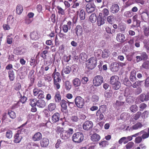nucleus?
<instances>
[{
	"label": "nucleus",
	"instance_id": "7c9ffc66",
	"mask_svg": "<svg viewBox=\"0 0 149 149\" xmlns=\"http://www.w3.org/2000/svg\"><path fill=\"white\" fill-rule=\"evenodd\" d=\"M72 82L74 86L76 87L79 86L81 84V81L78 78H75L74 79Z\"/></svg>",
	"mask_w": 149,
	"mask_h": 149
},
{
	"label": "nucleus",
	"instance_id": "c85d7f7f",
	"mask_svg": "<svg viewBox=\"0 0 149 149\" xmlns=\"http://www.w3.org/2000/svg\"><path fill=\"white\" fill-rule=\"evenodd\" d=\"M141 18L142 19L146 22V21L149 18V14L148 13L143 12L141 14Z\"/></svg>",
	"mask_w": 149,
	"mask_h": 149
},
{
	"label": "nucleus",
	"instance_id": "7ed1b4c3",
	"mask_svg": "<svg viewBox=\"0 0 149 149\" xmlns=\"http://www.w3.org/2000/svg\"><path fill=\"white\" fill-rule=\"evenodd\" d=\"M52 76L53 79L54 87H56L57 89H59L60 88V83L62 79L60 74L52 75Z\"/></svg>",
	"mask_w": 149,
	"mask_h": 149
},
{
	"label": "nucleus",
	"instance_id": "f3484780",
	"mask_svg": "<svg viewBox=\"0 0 149 149\" xmlns=\"http://www.w3.org/2000/svg\"><path fill=\"white\" fill-rule=\"evenodd\" d=\"M30 37L31 39L33 40H36L39 38L40 35L38 31H34L31 33Z\"/></svg>",
	"mask_w": 149,
	"mask_h": 149
},
{
	"label": "nucleus",
	"instance_id": "69168bd1",
	"mask_svg": "<svg viewBox=\"0 0 149 149\" xmlns=\"http://www.w3.org/2000/svg\"><path fill=\"white\" fill-rule=\"evenodd\" d=\"M6 136L8 139H10L12 136V132L10 130H8L6 133Z\"/></svg>",
	"mask_w": 149,
	"mask_h": 149
},
{
	"label": "nucleus",
	"instance_id": "393cba45",
	"mask_svg": "<svg viewBox=\"0 0 149 149\" xmlns=\"http://www.w3.org/2000/svg\"><path fill=\"white\" fill-rule=\"evenodd\" d=\"M60 118V114L58 112L54 113L52 117V120L53 121H59ZM60 119L61 120H62L61 118H60Z\"/></svg>",
	"mask_w": 149,
	"mask_h": 149
},
{
	"label": "nucleus",
	"instance_id": "f257e3e1",
	"mask_svg": "<svg viewBox=\"0 0 149 149\" xmlns=\"http://www.w3.org/2000/svg\"><path fill=\"white\" fill-rule=\"evenodd\" d=\"M62 26V30L64 33H67L70 30L72 25V22L69 20H67L65 17L63 20L61 21L60 26Z\"/></svg>",
	"mask_w": 149,
	"mask_h": 149
},
{
	"label": "nucleus",
	"instance_id": "a211bd4d",
	"mask_svg": "<svg viewBox=\"0 0 149 149\" xmlns=\"http://www.w3.org/2000/svg\"><path fill=\"white\" fill-rule=\"evenodd\" d=\"M125 37L124 35L122 33H119L117 35L116 40L118 42L123 43L125 41Z\"/></svg>",
	"mask_w": 149,
	"mask_h": 149
},
{
	"label": "nucleus",
	"instance_id": "f704fd0d",
	"mask_svg": "<svg viewBox=\"0 0 149 149\" xmlns=\"http://www.w3.org/2000/svg\"><path fill=\"white\" fill-rule=\"evenodd\" d=\"M89 19L92 23L95 22L97 20V16L96 14L94 13L92 14L90 16Z\"/></svg>",
	"mask_w": 149,
	"mask_h": 149
},
{
	"label": "nucleus",
	"instance_id": "4468645a",
	"mask_svg": "<svg viewBox=\"0 0 149 149\" xmlns=\"http://www.w3.org/2000/svg\"><path fill=\"white\" fill-rule=\"evenodd\" d=\"M97 53H99L100 54H102L103 53L102 55V57L103 58H107L110 55V51H109L107 49H104V52H103L100 49H98L97 50Z\"/></svg>",
	"mask_w": 149,
	"mask_h": 149
},
{
	"label": "nucleus",
	"instance_id": "c9c22d12",
	"mask_svg": "<svg viewBox=\"0 0 149 149\" xmlns=\"http://www.w3.org/2000/svg\"><path fill=\"white\" fill-rule=\"evenodd\" d=\"M120 118L123 120L125 121L128 120L130 117L128 114L125 113H123L120 115Z\"/></svg>",
	"mask_w": 149,
	"mask_h": 149
},
{
	"label": "nucleus",
	"instance_id": "c03bdc74",
	"mask_svg": "<svg viewBox=\"0 0 149 149\" xmlns=\"http://www.w3.org/2000/svg\"><path fill=\"white\" fill-rule=\"evenodd\" d=\"M57 8L58 10V13L59 15L60 14L62 15H65V12L64 10L62 8L59 6H58L57 7Z\"/></svg>",
	"mask_w": 149,
	"mask_h": 149
},
{
	"label": "nucleus",
	"instance_id": "cd10ccee",
	"mask_svg": "<svg viewBox=\"0 0 149 149\" xmlns=\"http://www.w3.org/2000/svg\"><path fill=\"white\" fill-rule=\"evenodd\" d=\"M60 136L61 138L64 140H67L70 137V134L66 131L63 132L61 134H60Z\"/></svg>",
	"mask_w": 149,
	"mask_h": 149
},
{
	"label": "nucleus",
	"instance_id": "473e14b6",
	"mask_svg": "<svg viewBox=\"0 0 149 149\" xmlns=\"http://www.w3.org/2000/svg\"><path fill=\"white\" fill-rule=\"evenodd\" d=\"M105 23L104 19L102 17H98L97 23L98 26H100Z\"/></svg>",
	"mask_w": 149,
	"mask_h": 149
},
{
	"label": "nucleus",
	"instance_id": "13d9d810",
	"mask_svg": "<svg viewBox=\"0 0 149 149\" xmlns=\"http://www.w3.org/2000/svg\"><path fill=\"white\" fill-rule=\"evenodd\" d=\"M102 12L104 17L107 16L109 15V10L106 8H104Z\"/></svg>",
	"mask_w": 149,
	"mask_h": 149
},
{
	"label": "nucleus",
	"instance_id": "bf43d9fd",
	"mask_svg": "<svg viewBox=\"0 0 149 149\" xmlns=\"http://www.w3.org/2000/svg\"><path fill=\"white\" fill-rule=\"evenodd\" d=\"M108 145V142L106 141H102L99 143V145L101 147H105Z\"/></svg>",
	"mask_w": 149,
	"mask_h": 149
},
{
	"label": "nucleus",
	"instance_id": "f03ea898",
	"mask_svg": "<svg viewBox=\"0 0 149 149\" xmlns=\"http://www.w3.org/2000/svg\"><path fill=\"white\" fill-rule=\"evenodd\" d=\"M119 79V77L117 75L112 76L110 79L109 83L115 90H118L120 87L121 84Z\"/></svg>",
	"mask_w": 149,
	"mask_h": 149
},
{
	"label": "nucleus",
	"instance_id": "774afa93",
	"mask_svg": "<svg viewBox=\"0 0 149 149\" xmlns=\"http://www.w3.org/2000/svg\"><path fill=\"white\" fill-rule=\"evenodd\" d=\"M141 97H145L143 101V100L148 101L149 100V92L146 95H141Z\"/></svg>",
	"mask_w": 149,
	"mask_h": 149
},
{
	"label": "nucleus",
	"instance_id": "423d86ee",
	"mask_svg": "<svg viewBox=\"0 0 149 149\" xmlns=\"http://www.w3.org/2000/svg\"><path fill=\"white\" fill-rule=\"evenodd\" d=\"M103 81V78L101 75H98L95 76L93 79V85L96 87L100 86Z\"/></svg>",
	"mask_w": 149,
	"mask_h": 149
},
{
	"label": "nucleus",
	"instance_id": "4d7b16f0",
	"mask_svg": "<svg viewBox=\"0 0 149 149\" xmlns=\"http://www.w3.org/2000/svg\"><path fill=\"white\" fill-rule=\"evenodd\" d=\"M44 93V92L42 90H40L38 95V98L39 99L44 98L45 97Z\"/></svg>",
	"mask_w": 149,
	"mask_h": 149
},
{
	"label": "nucleus",
	"instance_id": "bb28decb",
	"mask_svg": "<svg viewBox=\"0 0 149 149\" xmlns=\"http://www.w3.org/2000/svg\"><path fill=\"white\" fill-rule=\"evenodd\" d=\"M143 125L142 124L138 122L131 127V128L134 130H137L141 128L143 126Z\"/></svg>",
	"mask_w": 149,
	"mask_h": 149
},
{
	"label": "nucleus",
	"instance_id": "680f3d73",
	"mask_svg": "<svg viewBox=\"0 0 149 149\" xmlns=\"http://www.w3.org/2000/svg\"><path fill=\"white\" fill-rule=\"evenodd\" d=\"M124 16L126 17H130L132 16V13L130 11L125 12L124 14Z\"/></svg>",
	"mask_w": 149,
	"mask_h": 149
},
{
	"label": "nucleus",
	"instance_id": "37998d69",
	"mask_svg": "<svg viewBox=\"0 0 149 149\" xmlns=\"http://www.w3.org/2000/svg\"><path fill=\"white\" fill-rule=\"evenodd\" d=\"M140 22L139 20H137L136 21L133 22V24H132L131 26L132 28H137L140 26Z\"/></svg>",
	"mask_w": 149,
	"mask_h": 149
},
{
	"label": "nucleus",
	"instance_id": "4c0bfd02",
	"mask_svg": "<svg viewBox=\"0 0 149 149\" xmlns=\"http://www.w3.org/2000/svg\"><path fill=\"white\" fill-rule=\"evenodd\" d=\"M23 11V7L20 5H18L16 7V13L19 15L20 14L22 13Z\"/></svg>",
	"mask_w": 149,
	"mask_h": 149
},
{
	"label": "nucleus",
	"instance_id": "20e7f679",
	"mask_svg": "<svg viewBox=\"0 0 149 149\" xmlns=\"http://www.w3.org/2000/svg\"><path fill=\"white\" fill-rule=\"evenodd\" d=\"M84 136L82 133L78 132L74 133L72 137L73 141L77 143H79L83 141Z\"/></svg>",
	"mask_w": 149,
	"mask_h": 149
},
{
	"label": "nucleus",
	"instance_id": "ddd939ff",
	"mask_svg": "<svg viewBox=\"0 0 149 149\" xmlns=\"http://www.w3.org/2000/svg\"><path fill=\"white\" fill-rule=\"evenodd\" d=\"M111 70L113 72L118 71L119 69L118 64L114 62L111 64L110 66Z\"/></svg>",
	"mask_w": 149,
	"mask_h": 149
},
{
	"label": "nucleus",
	"instance_id": "2eb2a0df",
	"mask_svg": "<svg viewBox=\"0 0 149 149\" xmlns=\"http://www.w3.org/2000/svg\"><path fill=\"white\" fill-rule=\"evenodd\" d=\"M93 125L92 122H85L83 125V127L84 130H88L91 128Z\"/></svg>",
	"mask_w": 149,
	"mask_h": 149
},
{
	"label": "nucleus",
	"instance_id": "4be33fe9",
	"mask_svg": "<svg viewBox=\"0 0 149 149\" xmlns=\"http://www.w3.org/2000/svg\"><path fill=\"white\" fill-rule=\"evenodd\" d=\"M49 143V139L46 138H43L40 141V145L42 147H46L48 145Z\"/></svg>",
	"mask_w": 149,
	"mask_h": 149
},
{
	"label": "nucleus",
	"instance_id": "dca6fc26",
	"mask_svg": "<svg viewBox=\"0 0 149 149\" xmlns=\"http://www.w3.org/2000/svg\"><path fill=\"white\" fill-rule=\"evenodd\" d=\"M101 139L100 136L96 133H93L91 136V140L93 142H97Z\"/></svg>",
	"mask_w": 149,
	"mask_h": 149
},
{
	"label": "nucleus",
	"instance_id": "58836bf2",
	"mask_svg": "<svg viewBox=\"0 0 149 149\" xmlns=\"http://www.w3.org/2000/svg\"><path fill=\"white\" fill-rule=\"evenodd\" d=\"M37 101L36 99H30L29 104L32 107H35L37 105Z\"/></svg>",
	"mask_w": 149,
	"mask_h": 149
},
{
	"label": "nucleus",
	"instance_id": "a19ab883",
	"mask_svg": "<svg viewBox=\"0 0 149 149\" xmlns=\"http://www.w3.org/2000/svg\"><path fill=\"white\" fill-rule=\"evenodd\" d=\"M13 15H9L8 17L7 22L8 24H12L13 23Z\"/></svg>",
	"mask_w": 149,
	"mask_h": 149
},
{
	"label": "nucleus",
	"instance_id": "338daca9",
	"mask_svg": "<svg viewBox=\"0 0 149 149\" xmlns=\"http://www.w3.org/2000/svg\"><path fill=\"white\" fill-rule=\"evenodd\" d=\"M141 114V112L138 111L134 116L133 118L135 120H136L140 117Z\"/></svg>",
	"mask_w": 149,
	"mask_h": 149
},
{
	"label": "nucleus",
	"instance_id": "a18cd8bd",
	"mask_svg": "<svg viewBox=\"0 0 149 149\" xmlns=\"http://www.w3.org/2000/svg\"><path fill=\"white\" fill-rule=\"evenodd\" d=\"M56 131L58 134H59L60 133L61 134L64 132V129L63 127H61L59 126H57L56 128Z\"/></svg>",
	"mask_w": 149,
	"mask_h": 149
},
{
	"label": "nucleus",
	"instance_id": "5701e85b",
	"mask_svg": "<svg viewBox=\"0 0 149 149\" xmlns=\"http://www.w3.org/2000/svg\"><path fill=\"white\" fill-rule=\"evenodd\" d=\"M15 54L17 55H21L25 53V50L24 49L21 48H17L14 51Z\"/></svg>",
	"mask_w": 149,
	"mask_h": 149
},
{
	"label": "nucleus",
	"instance_id": "f8f14e48",
	"mask_svg": "<svg viewBox=\"0 0 149 149\" xmlns=\"http://www.w3.org/2000/svg\"><path fill=\"white\" fill-rule=\"evenodd\" d=\"M60 104L61 107V111L63 113L66 112L67 110L68 102L63 99L61 101Z\"/></svg>",
	"mask_w": 149,
	"mask_h": 149
},
{
	"label": "nucleus",
	"instance_id": "3c124183",
	"mask_svg": "<svg viewBox=\"0 0 149 149\" xmlns=\"http://www.w3.org/2000/svg\"><path fill=\"white\" fill-rule=\"evenodd\" d=\"M71 70L70 67L69 66H66L65 68H63V71L65 74H68L70 73Z\"/></svg>",
	"mask_w": 149,
	"mask_h": 149
},
{
	"label": "nucleus",
	"instance_id": "2f4dec72",
	"mask_svg": "<svg viewBox=\"0 0 149 149\" xmlns=\"http://www.w3.org/2000/svg\"><path fill=\"white\" fill-rule=\"evenodd\" d=\"M141 134L142 136H139L135 138V142L136 143H139L142 141V139H146L144 136L143 133V134Z\"/></svg>",
	"mask_w": 149,
	"mask_h": 149
},
{
	"label": "nucleus",
	"instance_id": "ea45409f",
	"mask_svg": "<svg viewBox=\"0 0 149 149\" xmlns=\"http://www.w3.org/2000/svg\"><path fill=\"white\" fill-rule=\"evenodd\" d=\"M123 84L127 86L131 87L132 86V84L127 78H125L124 79Z\"/></svg>",
	"mask_w": 149,
	"mask_h": 149
},
{
	"label": "nucleus",
	"instance_id": "a878e982",
	"mask_svg": "<svg viewBox=\"0 0 149 149\" xmlns=\"http://www.w3.org/2000/svg\"><path fill=\"white\" fill-rule=\"evenodd\" d=\"M17 94H19V98L20 99L18 102H20L22 104L25 103L27 100V98L24 95L22 96L19 91L17 92Z\"/></svg>",
	"mask_w": 149,
	"mask_h": 149
},
{
	"label": "nucleus",
	"instance_id": "9b49d317",
	"mask_svg": "<svg viewBox=\"0 0 149 149\" xmlns=\"http://www.w3.org/2000/svg\"><path fill=\"white\" fill-rule=\"evenodd\" d=\"M74 31L77 37L82 35L83 31L82 26L80 25H77L74 29Z\"/></svg>",
	"mask_w": 149,
	"mask_h": 149
},
{
	"label": "nucleus",
	"instance_id": "5fc2aeb1",
	"mask_svg": "<svg viewBox=\"0 0 149 149\" xmlns=\"http://www.w3.org/2000/svg\"><path fill=\"white\" fill-rule=\"evenodd\" d=\"M22 87L21 84L19 83L16 84L14 86V89L17 91L20 90Z\"/></svg>",
	"mask_w": 149,
	"mask_h": 149
},
{
	"label": "nucleus",
	"instance_id": "8fccbe9b",
	"mask_svg": "<svg viewBox=\"0 0 149 149\" xmlns=\"http://www.w3.org/2000/svg\"><path fill=\"white\" fill-rule=\"evenodd\" d=\"M142 82V81L138 80L135 82L133 84H132V86L134 88H136L137 87L140 86L141 85V83Z\"/></svg>",
	"mask_w": 149,
	"mask_h": 149
},
{
	"label": "nucleus",
	"instance_id": "603ef678",
	"mask_svg": "<svg viewBox=\"0 0 149 149\" xmlns=\"http://www.w3.org/2000/svg\"><path fill=\"white\" fill-rule=\"evenodd\" d=\"M124 103L123 102H120L117 100L114 105L116 107H119L123 106L124 104Z\"/></svg>",
	"mask_w": 149,
	"mask_h": 149
},
{
	"label": "nucleus",
	"instance_id": "0eeeda50",
	"mask_svg": "<svg viewBox=\"0 0 149 149\" xmlns=\"http://www.w3.org/2000/svg\"><path fill=\"white\" fill-rule=\"evenodd\" d=\"M25 132V129L22 128L18 130L17 133L14 136V142L15 143H19L21 141L22 137L20 135V134H23Z\"/></svg>",
	"mask_w": 149,
	"mask_h": 149
},
{
	"label": "nucleus",
	"instance_id": "9d476101",
	"mask_svg": "<svg viewBox=\"0 0 149 149\" xmlns=\"http://www.w3.org/2000/svg\"><path fill=\"white\" fill-rule=\"evenodd\" d=\"M140 54V56H137L136 57L137 62H139L142 60H146L148 59V56L145 52H142Z\"/></svg>",
	"mask_w": 149,
	"mask_h": 149
},
{
	"label": "nucleus",
	"instance_id": "e433bc0d",
	"mask_svg": "<svg viewBox=\"0 0 149 149\" xmlns=\"http://www.w3.org/2000/svg\"><path fill=\"white\" fill-rule=\"evenodd\" d=\"M86 14L84 10H81L79 13V17L81 20H83L85 19Z\"/></svg>",
	"mask_w": 149,
	"mask_h": 149
},
{
	"label": "nucleus",
	"instance_id": "864d4df0",
	"mask_svg": "<svg viewBox=\"0 0 149 149\" xmlns=\"http://www.w3.org/2000/svg\"><path fill=\"white\" fill-rule=\"evenodd\" d=\"M8 114L12 119H14L16 117L15 113L13 111H10L8 112Z\"/></svg>",
	"mask_w": 149,
	"mask_h": 149
},
{
	"label": "nucleus",
	"instance_id": "0e129e2a",
	"mask_svg": "<svg viewBox=\"0 0 149 149\" xmlns=\"http://www.w3.org/2000/svg\"><path fill=\"white\" fill-rule=\"evenodd\" d=\"M106 109V106L105 105H103L100 106L99 109L102 111V113H103L105 112Z\"/></svg>",
	"mask_w": 149,
	"mask_h": 149
},
{
	"label": "nucleus",
	"instance_id": "79ce46f5",
	"mask_svg": "<svg viewBox=\"0 0 149 149\" xmlns=\"http://www.w3.org/2000/svg\"><path fill=\"white\" fill-rule=\"evenodd\" d=\"M65 86L66 89L68 91L70 90L72 87L71 83L68 81H65Z\"/></svg>",
	"mask_w": 149,
	"mask_h": 149
},
{
	"label": "nucleus",
	"instance_id": "1a4fd4ad",
	"mask_svg": "<svg viewBox=\"0 0 149 149\" xmlns=\"http://www.w3.org/2000/svg\"><path fill=\"white\" fill-rule=\"evenodd\" d=\"M96 6L93 3H88L86 4V9L89 13H91L95 11Z\"/></svg>",
	"mask_w": 149,
	"mask_h": 149
},
{
	"label": "nucleus",
	"instance_id": "052dcab7",
	"mask_svg": "<svg viewBox=\"0 0 149 149\" xmlns=\"http://www.w3.org/2000/svg\"><path fill=\"white\" fill-rule=\"evenodd\" d=\"M143 132L144 134V136L145 138H148L149 137V127L147 128V132L146 131V129L143 130Z\"/></svg>",
	"mask_w": 149,
	"mask_h": 149
},
{
	"label": "nucleus",
	"instance_id": "6e6552de",
	"mask_svg": "<svg viewBox=\"0 0 149 149\" xmlns=\"http://www.w3.org/2000/svg\"><path fill=\"white\" fill-rule=\"evenodd\" d=\"M74 102L77 107L79 108H82L84 106V100L80 96L77 97L74 99Z\"/></svg>",
	"mask_w": 149,
	"mask_h": 149
},
{
	"label": "nucleus",
	"instance_id": "6ab92c4d",
	"mask_svg": "<svg viewBox=\"0 0 149 149\" xmlns=\"http://www.w3.org/2000/svg\"><path fill=\"white\" fill-rule=\"evenodd\" d=\"M42 137V135L40 132L36 133L32 136V139L34 141H40Z\"/></svg>",
	"mask_w": 149,
	"mask_h": 149
},
{
	"label": "nucleus",
	"instance_id": "39448f33",
	"mask_svg": "<svg viewBox=\"0 0 149 149\" xmlns=\"http://www.w3.org/2000/svg\"><path fill=\"white\" fill-rule=\"evenodd\" d=\"M97 60L94 57H91L87 61L86 67L89 69L92 70L95 68L97 65Z\"/></svg>",
	"mask_w": 149,
	"mask_h": 149
},
{
	"label": "nucleus",
	"instance_id": "09e8293b",
	"mask_svg": "<svg viewBox=\"0 0 149 149\" xmlns=\"http://www.w3.org/2000/svg\"><path fill=\"white\" fill-rule=\"evenodd\" d=\"M44 79L45 81L48 82L51 81L52 80V78L49 74H46L44 75Z\"/></svg>",
	"mask_w": 149,
	"mask_h": 149
},
{
	"label": "nucleus",
	"instance_id": "b1692460",
	"mask_svg": "<svg viewBox=\"0 0 149 149\" xmlns=\"http://www.w3.org/2000/svg\"><path fill=\"white\" fill-rule=\"evenodd\" d=\"M54 98L55 101L56 103H59L61 101V95L59 91H57L55 93Z\"/></svg>",
	"mask_w": 149,
	"mask_h": 149
},
{
	"label": "nucleus",
	"instance_id": "49530a36",
	"mask_svg": "<svg viewBox=\"0 0 149 149\" xmlns=\"http://www.w3.org/2000/svg\"><path fill=\"white\" fill-rule=\"evenodd\" d=\"M131 111L134 113L136 112L138 110V107L136 105H132L130 108Z\"/></svg>",
	"mask_w": 149,
	"mask_h": 149
},
{
	"label": "nucleus",
	"instance_id": "e2e57ef3",
	"mask_svg": "<svg viewBox=\"0 0 149 149\" xmlns=\"http://www.w3.org/2000/svg\"><path fill=\"white\" fill-rule=\"evenodd\" d=\"M48 53L47 50L43 51L40 54V56L43 59H45L46 58V54Z\"/></svg>",
	"mask_w": 149,
	"mask_h": 149
},
{
	"label": "nucleus",
	"instance_id": "de8ad7c7",
	"mask_svg": "<svg viewBox=\"0 0 149 149\" xmlns=\"http://www.w3.org/2000/svg\"><path fill=\"white\" fill-rule=\"evenodd\" d=\"M114 20V18L113 15H111L107 17V21L109 24H112L113 23Z\"/></svg>",
	"mask_w": 149,
	"mask_h": 149
},
{
	"label": "nucleus",
	"instance_id": "72a5a7b5",
	"mask_svg": "<svg viewBox=\"0 0 149 149\" xmlns=\"http://www.w3.org/2000/svg\"><path fill=\"white\" fill-rule=\"evenodd\" d=\"M56 107L55 104L50 103L48 106V109L50 111H52L55 109Z\"/></svg>",
	"mask_w": 149,
	"mask_h": 149
},
{
	"label": "nucleus",
	"instance_id": "aec40b11",
	"mask_svg": "<svg viewBox=\"0 0 149 149\" xmlns=\"http://www.w3.org/2000/svg\"><path fill=\"white\" fill-rule=\"evenodd\" d=\"M46 105L45 101L42 99H39L38 100L37 106L40 108H43L45 107Z\"/></svg>",
	"mask_w": 149,
	"mask_h": 149
},
{
	"label": "nucleus",
	"instance_id": "412c9836",
	"mask_svg": "<svg viewBox=\"0 0 149 149\" xmlns=\"http://www.w3.org/2000/svg\"><path fill=\"white\" fill-rule=\"evenodd\" d=\"M111 11L113 13H116L118 12L119 10V7L118 5L114 4L112 5L111 8Z\"/></svg>",
	"mask_w": 149,
	"mask_h": 149
},
{
	"label": "nucleus",
	"instance_id": "6e6d98bb",
	"mask_svg": "<svg viewBox=\"0 0 149 149\" xmlns=\"http://www.w3.org/2000/svg\"><path fill=\"white\" fill-rule=\"evenodd\" d=\"M142 68L146 69H148L149 67V61H146L144 62L141 66Z\"/></svg>",
	"mask_w": 149,
	"mask_h": 149
},
{
	"label": "nucleus",
	"instance_id": "c756f323",
	"mask_svg": "<svg viewBox=\"0 0 149 149\" xmlns=\"http://www.w3.org/2000/svg\"><path fill=\"white\" fill-rule=\"evenodd\" d=\"M8 77L10 81H13L14 79L15 74L13 71L10 70L8 72Z\"/></svg>",
	"mask_w": 149,
	"mask_h": 149
}]
</instances>
